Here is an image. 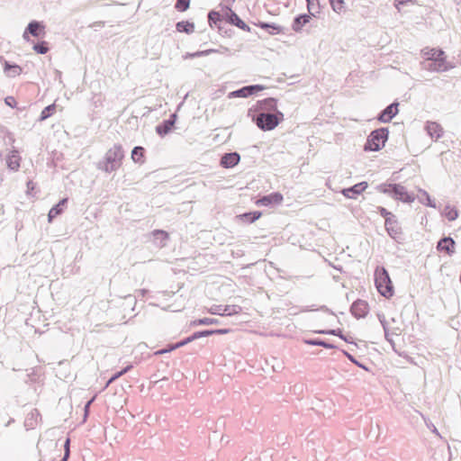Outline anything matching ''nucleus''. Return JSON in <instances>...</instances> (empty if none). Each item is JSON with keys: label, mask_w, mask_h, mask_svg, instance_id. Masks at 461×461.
I'll return each mask as SVG.
<instances>
[{"label": "nucleus", "mask_w": 461, "mask_h": 461, "mask_svg": "<svg viewBox=\"0 0 461 461\" xmlns=\"http://www.w3.org/2000/svg\"><path fill=\"white\" fill-rule=\"evenodd\" d=\"M257 109L252 121L262 131H272L284 120V113L277 109V99L274 97L258 100Z\"/></svg>", "instance_id": "1"}, {"label": "nucleus", "mask_w": 461, "mask_h": 461, "mask_svg": "<svg viewBox=\"0 0 461 461\" xmlns=\"http://www.w3.org/2000/svg\"><path fill=\"white\" fill-rule=\"evenodd\" d=\"M377 192L404 203H411L415 200L413 193H409L405 186L396 183H382L375 186Z\"/></svg>", "instance_id": "2"}, {"label": "nucleus", "mask_w": 461, "mask_h": 461, "mask_svg": "<svg viewBox=\"0 0 461 461\" xmlns=\"http://www.w3.org/2000/svg\"><path fill=\"white\" fill-rule=\"evenodd\" d=\"M124 152L121 145L115 144L107 150L102 161H99L97 167L106 173L116 171L122 166Z\"/></svg>", "instance_id": "3"}, {"label": "nucleus", "mask_w": 461, "mask_h": 461, "mask_svg": "<svg viewBox=\"0 0 461 461\" xmlns=\"http://www.w3.org/2000/svg\"><path fill=\"white\" fill-rule=\"evenodd\" d=\"M203 283V294L211 300H219L226 294L227 286L224 285L223 276L210 275Z\"/></svg>", "instance_id": "4"}, {"label": "nucleus", "mask_w": 461, "mask_h": 461, "mask_svg": "<svg viewBox=\"0 0 461 461\" xmlns=\"http://www.w3.org/2000/svg\"><path fill=\"white\" fill-rule=\"evenodd\" d=\"M375 285L379 294L389 299L394 294V288L388 271L384 267H377L375 272Z\"/></svg>", "instance_id": "5"}, {"label": "nucleus", "mask_w": 461, "mask_h": 461, "mask_svg": "<svg viewBox=\"0 0 461 461\" xmlns=\"http://www.w3.org/2000/svg\"><path fill=\"white\" fill-rule=\"evenodd\" d=\"M389 137V130L387 127H381L370 132L364 145L365 151H379L381 150Z\"/></svg>", "instance_id": "6"}, {"label": "nucleus", "mask_w": 461, "mask_h": 461, "mask_svg": "<svg viewBox=\"0 0 461 461\" xmlns=\"http://www.w3.org/2000/svg\"><path fill=\"white\" fill-rule=\"evenodd\" d=\"M384 228L387 234L396 242H401L403 240L402 229L396 215L391 220L384 221Z\"/></svg>", "instance_id": "7"}, {"label": "nucleus", "mask_w": 461, "mask_h": 461, "mask_svg": "<svg viewBox=\"0 0 461 461\" xmlns=\"http://www.w3.org/2000/svg\"><path fill=\"white\" fill-rule=\"evenodd\" d=\"M30 34L36 38H43L45 36V26L36 21L31 22L24 31L23 38L30 41Z\"/></svg>", "instance_id": "8"}, {"label": "nucleus", "mask_w": 461, "mask_h": 461, "mask_svg": "<svg viewBox=\"0 0 461 461\" xmlns=\"http://www.w3.org/2000/svg\"><path fill=\"white\" fill-rule=\"evenodd\" d=\"M398 106L397 101L393 102L378 113L377 120L384 123L390 122L398 113Z\"/></svg>", "instance_id": "9"}, {"label": "nucleus", "mask_w": 461, "mask_h": 461, "mask_svg": "<svg viewBox=\"0 0 461 461\" xmlns=\"http://www.w3.org/2000/svg\"><path fill=\"white\" fill-rule=\"evenodd\" d=\"M368 303L361 299L356 300L350 306V312L357 319L366 317L368 313Z\"/></svg>", "instance_id": "10"}, {"label": "nucleus", "mask_w": 461, "mask_h": 461, "mask_svg": "<svg viewBox=\"0 0 461 461\" xmlns=\"http://www.w3.org/2000/svg\"><path fill=\"white\" fill-rule=\"evenodd\" d=\"M367 182L362 181L350 187L342 189L341 194L347 198L356 199L367 188Z\"/></svg>", "instance_id": "11"}, {"label": "nucleus", "mask_w": 461, "mask_h": 461, "mask_svg": "<svg viewBox=\"0 0 461 461\" xmlns=\"http://www.w3.org/2000/svg\"><path fill=\"white\" fill-rule=\"evenodd\" d=\"M422 68L429 70V71H446L447 69V64L446 62L445 59H431L430 60H424L421 63Z\"/></svg>", "instance_id": "12"}, {"label": "nucleus", "mask_w": 461, "mask_h": 461, "mask_svg": "<svg viewBox=\"0 0 461 461\" xmlns=\"http://www.w3.org/2000/svg\"><path fill=\"white\" fill-rule=\"evenodd\" d=\"M283 194L279 192H273L269 194L263 195L258 199L257 204L261 206H273L280 204L283 202Z\"/></svg>", "instance_id": "13"}, {"label": "nucleus", "mask_w": 461, "mask_h": 461, "mask_svg": "<svg viewBox=\"0 0 461 461\" xmlns=\"http://www.w3.org/2000/svg\"><path fill=\"white\" fill-rule=\"evenodd\" d=\"M240 161V155L237 151L224 153L221 159L220 165L223 168H232Z\"/></svg>", "instance_id": "14"}, {"label": "nucleus", "mask_w": 461, "mask_h": 461, "mask_svg": "<svg viewBox=\"0 0 461 461\" xmlns=\"http://www.w3.org/2000/svg\"><path fill=\"white\" fill-rule=\"evenodd\" d=\"M456 241L450 236L441 238L437 243L438 251H445L448 256L455 253Z\"/></svg>", "instance_id": "15"}, {"label": "nucleus", "mask_w": 461, "mask_h": 461, "mask_svg": "<svg viewBox=\"0 0 461 461\" xmlns=\"http://www.w3.org/2000/svg\"><path fill=\"white\" fill-rule=\"evenodd\" d=\"M176 114L172 113L168 119L163 121L160 124L156 126V131L160 136H165L169 133L176 122Z\"/></svg>", "instance_id": "16"}, {"label": "nucleus", "mask_w": 461, "mask_h": 461, "mask_svg": "<svg viewBox=\"0 0 461 461\" xmlns=\"http://www.w3.org/2000/svg\"><path fill=\"white\" fill-rule=\"evenodd\" d=\"M226 16V23L235 25L245 32H250V27L246 23H244L232 10L229 9Z\"/></svg>", "instance_id": "17"}, {"label": "nucleus", "mask_w": 461, "mask_h": 461, "mask_svg": "<svg viewBox=\"0 0 461 461\" xmlns=\"http://www.w3.org/2000/svg\"><path fill=\"white\" fill-rule=\"evenodd\" d=\"M425 130L428 135L435 140H438L443 134V128L436 122H427Z\"/></svg>", "instance_id": "18"}, {"label": "nucleus", "mask_w": 461, "mask_h": 461, "mask_svg": "<svg viewBox=\"0 0 461 461\" xmlns=\"http://www.w3.org/2000/svg\"><path fill=\"white\" fill-rule=\"evenodd\" d=\"M265 88H238L228 94V98H248Z\"/></svg>", "instance_id": "19"}, {"label": "nucleus", "mask_w": 461, "mask_h": 461, "mask_svg": "<svg viewBox=\"0 0 461 461\" xmlns=\"http://www.w3.org/2000/svg\"><path fill=\"white\" fill-rule=\"evenodd\" d=\"M208 23L211 27L215 26L221 32L223 26L226 24V20L218 12L212 11L208 14Z\"/></svg>", "instance_id": "20"}, {"label": "nucleus", "mask_w": 461, "mask_h": 461, "mask_svg": "<svg viewBox=\"0 0 461 461\" xmlns=\"http://www.w3.org/2000/svg\"><path fill=\"white\" fill-rule=\"evenodd\" d=\"M202 337V331H196L194 332L192 336L183 339L182 341L171 346L169 348H165V349H160V350H158L156 352L157 355H162L164 353H167V352H170L172 351L173 349H176L179 347H182L187 343H189L190 341L195 339H199Z\"/></svg>", "instance_id": "21"}, {"label": "nucleus", "mask_w": 461, "mask_h": 461, "mask_svg": "<svg viewBox=\"0 0 461 461\" xmlns=\"http://www.w3.org/2000/svg\"><path fill=\"white\" fill-rule=\"evenodd\" d=\"M21 157L16 149H13L6 158V164L9 169L18 171L20 168Z\"/></svg>", "instance_id": "22"}, {"label": "nucleus", "mask_w": 461, "mask_h": 461, "mask_svg": "<svg viewBox=\"0 0 461 461\" xmlns=\"http://www.w3.org/2000/svg\"><path fill=\"white\" fill-rule=\"evenodd\" d=\"M152 236L154 238V243L156 246L159 248H163L167 245V242L169 239V235L167 231L162 230H155L152 232Z\"/></svg>", "instance_id": "23"}, {"label": "nucleus", "mask_w": 461, "mask_h": 461, "mask_svg": "<svg viewBox=\"0 0 461 461\" xmlns=\"http://www.w3.org/2000/svg\"><path fill=\"white\" fill-rule=\"evenodd\" d=\"M262 215V212L260 211H251V212H244V213H241L240 215H238L237 217L246 222V223H253L255 222L257 220H258Z\"/></svg>", "instance_id": "24"}, {"label": "nucleus", "mask_w": 461, "mask_h": 461, "mask_svg": "<svg viewBox=\"0 0 461 461\" xmlns=\"http://www.w3.org/2000/svg\"><path fill=\"white\" fill-rule=\"evenodd\" d=\"M311 16L308 14H301L294 18L292 28L294 32H300L303 25L310 22Z\"/></svg>", "instance_id": "25"}, {"label": "nucleus", "mask_w": 461, "mask_h": 461, "mask_svg": "<svg viewBox=\"0 0 461 461\" xmlns=\"http://www.w3.org/2000/svg\"><path fill=\"white\" fill-rule=\"evenodd\" d=\"M423 56L425 57V60L438 59H445L444 51L441 50L436 49H425L422 50Z\"/></svg>", "instance_id": "26"}, {"label": "nucleus", "mask_w": 461, "mask_h": 461, "mask_svg": "<svg viewBox=\"0 0 461 461\" xmlns=\"http://www.w3.org/2000/svg\"><path fill=\"white\" fill-rule=\"evenodd\" d=\"M256 25L260 27L261 29L267 31L268 33L271 35L279 34L280 32H283L282 27L276 23L258 22V23H256Z\"/></svg>", "instance_id": "27"}, {"label": "nucleus", "mask_w": 461, "mask_h": 461, "mask_svg": "<svg viewBox=\"0 0 461 461\" xmlns=\"http://www.w3.org/2000/svg\"><path fill=\"white\" fill-rule=\"evenodd\" d=\"M303 342H304V344L310 345V346H320V347H323L325 348H336V346L333 345L332 343H330V342L323 340L321 339H319V338L305 339L303 340Z\"/></svg>", "instance_id": "28"}, {"label": "nucleus", "mask_w": 461, "mask_h": 461, "mask_svg": "<svg viewBox=\"0 0 461 461\" xmlns=\"http://www.w3.org/2000/svg\"><path fill=\"white\" fill-rule=\"evenodd\" d=\"M67 202L68 199L64 198L58 204H56L50 210L48 214L49 221H51L55 217H57L59 214L62 212L63 207L67 203Z\"/></svg>", "instance_id": "29"}, {"label": "nucleus", "mask_w": 461, "mask_h": 461, "mask_svg": "<svg viewBox=\"0 0 461 461\" xmlns=\"http://www.w3.org/2000/svg\"><path fill=\"white\" fill-rule=\"evenodd\" d=\"M420 193L422 195L421 197H420V202L421 203H423L429 207H431V208L437 207L435 201L431 199V197L428 192H426L425 190L420 189Z\"/></svg>", "instance_id": "30"}, {"label": "nucleus", "mask_w": 461, "mask_h": 461, "mask_svg": "<svg viewBox=\"0 0 461 461\" xmlns=\"http://www.w3.org/2000/svg\"><path fill=\"white\" fill-rule=\"evenodd\" d=\"M22 69L17 65H10L7 62L5 64V73L8 77H16L20 75Z\"/></svg>", "instance_id": "31"}, {"label": "nucleus", "mask_w": 461, "mask_h": 461, "mask_svg": "<svg viewBox=\"0 0 461 461\" xmlns=\"http://www.w3.org/2000/svg\"><path fill=\"white\" fill-rule=\"evenodd\" d=\"M444 215L449 221H453L458 217V211L455 207L447 205L444 209Z\"/></svg>", "instance_id": "32"}, {"label": "nucleus", "mask_w": 461, "mask_h": 461, "mask_svg": "<svg viewBox=\"0 0 461 461\" xmlns=\"http://www.w3.org/2000/svg\"><path fill=\"white\" fill-rule=\"evenodd\" d=\"M194 26L189 22H179L176 23V30L179 32L191 33L194 32Z\"/></svg>", "instance_id": "33"}, {"label": "nucleus", "mask_w": 461, "mask_h": 461, "mask_svg": "<svg viewBox=\"0 0 461 461\" xmlns=\"http://www.w3.org/2000/svg\"><path fill=\"white\" fill-rule=\"evenodd\" d=\"M241 310L242 309L240 305H224L222 313L224 316H232L239 314L241 312Z\"/></svg>", "instance_id": "34"}, {"label": "nucleus", "mask_w": 461, "mask_h": 461, "mask_svg": "<svg viewBox=\"0 0 461 461\" xmlns=\"http://www.w3.org/2000/svg\"><path fill=\"white\" fill-rule=\"evenodd\" d=\"M230 331V330L226 329V328H223V329H203V338L210 337L214 334L223 335V334L229 333Z\"/></svg>", "instance_id": "35"}, {"label": "nucleus", "mask_w": 461, "mask_h": 461, "mask_svg": "<svg viewBox=\"0 0 461 461\" xmlns=\"http://www.w3.org/2000/svg\"><path fill=\"white\" fill-rule=\"evenodd\" d=\"M204 309H206L208 311V312H210L211 314L220 315L221 317L224 316L223 313H222L223 309H224V305H221V304H212L210 307L203 305V310Z\"/></svg>", "instance_id": "36"}, {"label": "nucleus", "mask_w": 461, "mask_h": 461, "mask_svg": "<svg viewBox=\"0 0 461 461\" xmlns=\"http://www.w3.org/2000/svg\"><path fill=\"white\" fill-rule=\"evenodd\" d=\"M56 111V105L54 104H50L48 106H46L41 113V116H40V121L42 122V121H45L46 119H48L51 114H53V113Z\"/></svg>", "instance_id": "37"}, {"label": "nucleus", "mask_w": 461, "mask_h": 461, "mask_svg": "<svg viewBox=\"0 0 461 461\" xmlns=\"http://www.w3.org/2000/svg\"><path fill=\"white\" fill-rule=\"evenodd\" d=\"M144 155V149L142 147L137 146L134 147L131 151V158L135 162H140V159L143 158Z\"/></svg>", "instance_id": "38"}, {"label": "nucleus", "mask_w": 461, "mask_h": 461, "mask_svg": "<svg viewBox=\"0 0 461 461\" xmlns=\"http://www.w3.org/2000/svg\"><path fill=\"white\" fill-rule=\"evenodd\" d=\"M377 212L384 219V221L391 220L394 214L383 206L376 207Z\"/></svg>", "instance_id": "39"}, {"label": "nucleus", "mask_w": 461, "mask_h": 461, "mask_svg": "<svg viewBox=\"0 0 461 461\" xmlns=\"http://www.w3.org/2000/svg\"><path fill=\"white\" fill-rule=\"evenodd\" d=\"M342 352H343V354L347 357V358H348L350 362H352L353 364H355V365H356V366H357L358 367H360V368H362V369H364V370L368 371V367H367L365 364H363V363L359 362L358 360H357V359L355 358V357H354V356H352L350 353H348V351H346V350H343Z\"/></svg>", "instance_id": "40"}, {"label": "nucleus", "mask_w": 461, "mask_h": 461, "mask_svg": "<svg viewBox=\"0 0 461 461\" xmlns=\"http://www.w3.org/2000/svg\"><path fill=\"white\" fill-rule=\"evenodd\" d=\"M330 5L334 12L340 13L344 9L343 0H330Z\"/></svg>", "instance_id": "41"}, {"label": "nucleus", "mask_w": 461, "mask_h": 461, "mask_svg": "<svg viewBox=\"0 0 461 461\" xmlns=\"http://www.w3.org/2000/svg\"><path fill=\"white\" fill-rule=\"evenodd\" d=\"M380 320V322L383 326V329L384 330V337L386 339V340L393 347L394 346V342L393 340V339H391L390 335H389V332H388V328H387V323L384 320V317H383V319L379 318Z\"/></svg>", "instance_id": "42"}, {"label": "nucleus", "mask_w": 461, "mask_h": 461, "mask_svg": "<svg viewBox=\"0 0 461 461\" xmlns=\"http://www.w3.org/2000/svg\"><path fill=\"white\" fill-rule=\"evenodd\" d=\"M327 335L337 336V337L340 338L341 339H343L346 342H350L348 340V339L343 334L342 330H340V329L329 330V331L327 332Z\"/></svg>", "instance_id": "43"}, {"label": "nucleus", "mask_w": 461, "mask_h": 461, "mask_svg": "<svg viewBox=\"0 0 461 461\" xmlns=\"http://www.w3.org/2000/svg\"><path fill=\"white\" fill-rule=\"evenodd\" d=\"M189 2L190 0H177L176 8L180 12H184L189 7Z\"/></svg>", "instance_id": "44"}, {"label": "nucleus", "mask_w": 461, "mask_h": 461, "mask_svg": "<svg viewBox=\"0 0 461 461\" xmlns=\"http://www.w3.org/2000/svg\"><path fill=\"white\" fill-rule=\"evenodd\" d=\"M221 321L218 318L203 317V326L212 324H221Z\"/></svg>", "instance_id": "45"}, {"label": "nucleus", "mask_w": 461, "mask_h": 461, "mask_svg": "<svg viewBox=\"0 0 461 461\" xmlns=\"http://www.w3.org/2000/svg\"><path fill=\"white\" fill-rule=\"evenodd\" d=\"M33 50L40 54H45L48 51V48L43 43L34 45Z\"/></svg>", "instance_id": "46"}, {"label": "nucleus", "mask_w": 461, "mask_h": 461, "mask_svg": "<svg viewBox=\"0 0 461 461\" xmlns=\"http://www.w3.org/2000/svg\"><path fill=\"white\" fill-rule=\"evenodd\" d=\"M65 454L63 458L60 461H67L69 456V438H68L64 444Z\"/></svg>", "instance_id": "47"}, {"label": "nucleus", "mask_w": 461, "mask_h": 461, "mask_svg": "<svg viewBox=\"0 0 461 461\" xmlns=\"http://www.w3.org/2000/svg\"><path fill=\"white\" fill-rule=\"evenodd\" d=\"M35 422H36V420H31L30 417H26L25 421H24V426L26 427L27 429H32Z\"/></svg>", "instance_id": "48"}, {"label": "nucleus", "mask_w": 461, "mask_h": 461, "mask_svg": "<svg viewBox=\"0 0 461 461\" xmlns=\"http://www.w3.org/2000/svg\"><path fill=\"white\" fill-rule=\"evenodd\" d=\"M5 102L10 107H14L16 105V101L13 96L5 97Z\"/></svg>", "instance_id": "49"}, {"label": "nucleus", "mask_w": 461, "mask_h": 461, "mask_svg": "<svg viewBox=\"0 0 461 461\" xmlns=\"http://www.w3.org/2000/svg\"><path fill=\"white\" fill-rule=\"evenodd\" d=\"M411 0H394V6L397 9H400V5H403L407 4Z\"/></svg>", "instance_id": "50"}, {"label": "nucleus", "mask_w": 461, "mask_h": 461, "mask_svg": "<svg viewBox=\"0 0 461 461\" xmlns=\"http://www.w3.org/2000/svg\"><path fill=\"white\" fill-rule=\"evenodd\" d=\"M39 416V411L37 410L32 411L27 417H30L31 420H36L37 417Z\"/></svg>", "instance_id": "51"}, {"label": "nucleus", "mask_w": 461, "mask_h": 461, "mask_svg": "<svg viewBox=\"0 0 461 461\" xmlns=\"http://www.w3.org/2000/svg\"><path fill=\"white\" fill-rule=\"evenodd\" d=\"M307 7L310 14L314 16V13L312 12V10L314 9L312 1L307 0Z\"/></svg>", "instance_id": "52"}, {"label": "nucleus", "mask_w": 461, "mask_h": 461, "mask_svg": "<svg viewBox=\"0 0 461 461\" xmlns=\"http://www.w3.org/2000/svg\"><path fill=\"white\" fill-rule=\"evenodd\" d=\"M94 402V398H92L90 401H88L86 405H85V415L86 416L87 415V412H88V410H89V407L91 405V403Z\"/></svg>", "instance_id": "53"}, {"label": "nucleus", "mask_w": 461, "mask_h": 461, "mask_svg": "<svg viewBox=\"0 0 461 461\" xmlns=\"http://www.w3.org/2000/svg\"><path fill=\"white\" fill-rule=\"evenodd\" d=\"M124 375V372L122 370H121L120 372H117L115 373L113 376H112V380H117L119 377H121L122 375Z\"/></svg>", "instance_id": "54"}, {"label": "nucleus", "mask_w": 461, "mask_h": 461, "mask_svg": "<svg viewBox=\"0 0 461 461\" xmlns=\"http://www.w3.org/2000/svg\"><path fill=\"white\" fill-rule=\"evenodd\" d=\"M319 310L322 311V312H329L330 314H333V312L325 305H322L319 308Z\"/></svg>", "instance_id": "55"}, {"label": "nucleus", "mask_w": 461, "mask_h": 461, "mask_svg": "<svg viewBox=\"0 0 461 461\" xmlns=\"http://www.w3.org/2000/svg\"><path fill=\"white\" fill-rule=\"evenodd\" d=\"M219 438V435L217 434L216 431L213 432V437L212 438L211 436H209V444L212 443V440H216L217 438Z\"/></svg>", "instance_id": "56"}, {"label": "nucleus", "mask_w": 461, "mask_h": 461, "mask_svg": "<svg viewBox=\"0 0 461 461\" xmlns=\"http://www.w3.org/2000/svg\"><path fill=\"white\" fill-rule=\"evenodd\" d=\"M328 331H329V330H315L314 333L327 335Z\"/></svg>", "instance_id": "57"}, {"label": "nucleus", "mask_w": 461, "mask_h": 461, "mask_svg": "<svg viewBox=\"0 0 461 461\" xmlns=\"http://www.w3.org/2000/svg\"><path fill=\"white\" fill-rule=\"evenodd\" d=\"M215 50H212V49H210V50H203V56H206V55H209L210 53H212Z\"/></svg>", "instance_id": "58"}, {"label": "nucleus", "mask_w": 461, "mask_h": 461, "mask_svg": "<svg viewBox=\"0 0 461 461\" xmlns=\"http://www.w3.org/2000/svg\"><path fill=\"white\" fill-rule=\"evenodd\" d=\"M132 368V365H128L126 367H124L122 369V371L124 372V374H126L127 372H129L131 369Z\"/></svg>", "instance_id": "59"}, {"label": "nucleus", "mask_w": 461, "mask_h": 461, "mask_svg": "<svg viewBox=\"0 0 461 461\" xmlns=\"http://www.w3.org/2000/svg\"><path fill=\"white\" fill-rule=\"evenodd\" d=\"M14 419H10L7 423L5 424V427H8L12 422H14Z\"/></svg>", "instance_id": "60"}, {"label": "nucleus", "mask_w": 461, "mask_h": 461, "mask_svg": "<svg viewBox=\"0 0 461 461\" xmlns=\"http://www.w3.org/2000/svg\"><path fill=\"white\" fill-rule=\"evenodd\" d=\"M432 432H433V433H435V434H437V435H439V433H438V429H436V427H435V426H433Z\"/></svg>", "instance_id": "61"}, {"label": "nucleus", "mask_w": 461, "mask_h": 461, "mask_svg": "<svg viewBox=\"0 0 461 461\" xmlns=\"http://www.w3.org/2000/svg\"><path fill=\"white\" fill-rule=\"evenodd\" d=\"M115 380H112V377L107 381L106 383V387L111 384L113 382H114Z\"/></svg>", "instance_id": "62"}, {"label": "nucleus", "mask_w": 461, "mask_h": 461, "mask_svg": "<svg viewBox=\"0 0 461 461\" xmlns=\"http://www.w3.org/2000/svg\"><path fill=\"white\" fill-rule=\"evenodd\" d=\"M314 309H312V307H307L306 309L303 310V312H310V311H313Z\"/></svg>", "instance_id": "63"}, {"label": "nucleus", "mask_w": 461, "mask_h": 461, "mask_svg": "<svg viewBox=\"0 0 461 461\" xmlns=\"http://www.w3.org/2000/svg\"><path fill=\"white\" fill-rule=\"evenodd\" d=\"M459 282L461 283V275L459 276Z\"/></svg>", "instance_id": "64"}]
</instances>
